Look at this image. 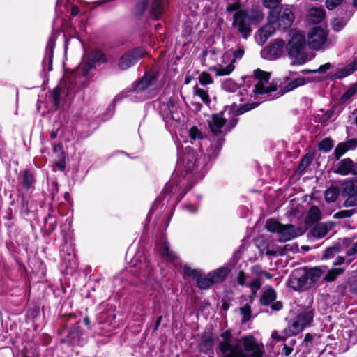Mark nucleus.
I'll return each mask as SVG.
<instances>
[{
	"instance_id": "nucleus-63",
	"label": "nucleus",
	"mask_w": 357,
	"mask_h": 357,
	"mask_svg": "<svg viewBox=\"0 0 357 357\" xmlns=\"http://www.w3.org/2000/svg\"><path fill=\"white\" fill-rule=\"evenodd\" d=\"M271 337H272L273 339H275V340H278V341H280V340H282V337L281 336H280V335H279L278 333L276 331H273V332L272 333V334H271Z\"/></svg>"
},
{
	"instance_id": "nucleus-62",
	"label": "nucleus",
	"mask_w": 357,
	"mask_h": 357,
	"mask_svg": "<svg viewBox=\"0 0 357 357\" xmlns=\"http://www.w3.org/2000/svg\"><path fill=\"white\" fill-rule=\"evenodd\" d=\"M344 262V257L339 256L335 259L333 264L335 266H337V265L342 264Z\"/></svg>"
},
{
	"instance_id": "nucleus-26",
	"label": "nucleus",
	"mask_w": 357,
	"mask_h": 357,
	"mask_svg": "<svg viewBox=\"0 0 357 357\" xmlns=\"http://www.w3.org/2000/svg\"><path fill=\"white\" fill-rule=\"evenodd\" d=\"M355 70H356V68L352 63V62L349 64H348L347 66L339 69L334 75V77L335 79H342L343 77H345L347 76L350 75L352 74Z\"/></svg>"
},
{
	"instance_id": "nucleus-34",
	"label": "nucleus",
	"mask_w": 357,
	"mask_h": 357,
	"mask_svg": "<svg viewBox=\"0 0 357 357\" xmlns=\"http://www.w3.org/2000/svg\"><path fill=\"white\" fill-rule=\"evenodd\" d=\"M220 149H221V144H220V143L217 142L215 144L214 149H213V147H211L206 150V155H207V157L209 160L213 159L217 156V155L218 154Z\"/></svg>"
},
{
	"instance_id": "nucleus-42",
	"label": "nucleus",
	"mask_w": 357,
	"mask_h": 357,
	"mask_svg": "<svg viewBox=\"0 0 357 357\" xmlns=\"http://www.w3.org/2000/svg\"><path fill=\"white\" fill-rule=\"evenodd\" d=\"M183 274L186 276H191L197 278L199 275V272L196 269H192L191 267L185 265L183 268Z\"/></svg>"
},
{
	"instance_id": "nucleus-59",
	"label": "nucleus",
	"mask_w": 357,
	"mask_h": 357,
	"mask_svg": "<svg viewBox=\"0 0 357 357\" xmlns=\"http://www.w3.org/2000/svg\"><path fill=\"white\" fill-rule=\"evenodd\" d=\"M345 144L347 146L349 150L354 149L357 147V140L354 139L347 141L345 142Z\"/></svg>"
},
{
	"instance_id": "nucleus-36",
	"label": "nucleus",
	"mask_w": 357,
	"mask_h": 357,
	"mask_svg": "<svg viewBox=\"0 0 357 357\" xmlns=\"http://www.w3.org/2000/svg\"><path fill=\"white\" fill-rule=\"evenodd\" d=\"M349 149L345 143L339 144L335 149L334 154L337 160L340 159V157L344 154Z\"/></svg>"
},
{
	"instance_id": "nucleus-43",
	"label": "nucleus",
	"mask_w": 357,
	"mask_h": 357,
	"mask_svg": "<svg viewBox=\"0 0 357 357\" xmlns=\"http://www.w3.org/2000/svg\"><path fill=\"white\" fill-rule=\"evenodd\" d=\"M281 0H263V4L264 6L272 10L278 9L280 8L278 7V5L280 3Z\"/></svg>"
},
{
	"instance_id": "nucleus-29",
	"label": "nucleus",
	"mask_w": 357,
	"mask_h": 357,
	"mask_svg": "<svg viewBox=\"0 0 357 357\" xmlns=\"http://www.w3.org/2000/svg\"><path fill=\"white\" fill-rule=\"evenodd\" d=\"M340 190L337 187H331L325 191L324 196L327 202H335L339 195Z\"/></svg>"
},
{
	"instance_id": "nucleus-48",
	"label": "nucleus",
	"mask_w": 357,
	"mask_h": 357,
	"mask_svg": "<svg viewBox=\"0 0 357 357\" xmlns=\"http://www.w3.org/2000/svg\"><path fill=\"white\" fill-rule=\"evenodd\" d=\"M344 25L345 22L342 20L335 19L332 22L333 29L336 31H339L344 26Z\"/></svg>"
},
{
	"instance_id": "nucleus-60",
	"label": "nucleus",
	"mask_w": 357,
	"mask_h": 357,
	"mask_svg": "<svg viewBox=\"0 0 357 357\" xmlns=\"http://www.w3.org/2000/svg\"><path fill=\"white\" fill-rule=\"evenodd\" d=\"M221 337H222L223 341H234L235 340V339L231 338V333L228 331L222 333L221 335Z\"/></svg>"
},
{
	"instance_id": "nucleus-22",
	"label": "nucleus",
	"mask_w": 357,
	"mask_h": 357,
	"mask_svg": "<svg viewBox=\"0 0 357 357\" xmlns=\"http://www.w3.org/2000/svg\"><path fill=\"white\" fill-rule=\"evenodd\" d=\"M229 273V269L225 267L220 268L213 272L209 273L211 280L213 284L222 282Z\"/></svg>"
},
{
	"instance_id": "nucleus-6",
	"label": "nucleus",
	"mask_w": 357,
	"mask_h": 357,
	"mask_svg": "<svg viewBox=\"0 0 357 357\" xmlns=\"http://www.w3.org/2000/svg\"><path fill=\"white\" fill-rule=\"evenodd\" d=\"M294 14L291 8L289 7L280 8L270 11L269 20L275 22L278 29H286L293 23Z\"/></svg>"
},
{
	"instance_id": "nucleus-47",
	"label": "nucleus",
	"mask_w": 357,
	"mask_h": 357,
	"mask_svg": "<svg viewBox=\"0 0 357 357\" xmlns=\"http://www.w3.org/2000/svg\"><path fill=\"white\" fill-rule=\"evenodd\" d=\"M330 68H331L330 63H326L324 65L320 66L318 69L308 70L307 72L310 73H324L326 72Z\"/></svg>"
},
{
	"instance_id": "nucleus-7",
	"label": "nucleus",
	"mask_w": 357,
	"mask_h": 357,
	"mask_svg": "<svg viewBox=\"0 0 357 357\" xmlns=\"http://www.w3.org/2000/svg\"><path fill=\"white\" fill-rule=\"evenodd\" d=\"M307 41L309 47L314 50L325 48L330 44L326 31L319 26L314 27L309 31Z\"/></svg>"
},
{
	"instance_id": "nucleus-10",
	"label": "nucleus",
	"mask_w": 357,
	"mask_h": 357,
	"mask_svg": "<svg viewBox=\"0 0 357 357\" xmlns=\"http://www.w3.org/2000/svg\"><path fill=\"white\" fill-rule=\"evenodd\" d=\"M313 319V314L307 310L299 314L289 325V335H296L310 326Z\"/></svg>"
},
{
	"instance_id": "nucleus-32",
	"label": "nucleus",
	"mask_w": 357,
	"mask_h": 357,
	"mask_svg": "<svg viewBox=\"0 0 357 357\" xmlns=\"http://www.w3.org/2000/svg\"><path fill=\"white\" fill-rule=\"evenodd\" d=\"M34 183L33 176L27 171L24 172L22 184L26 188H29L32 186Z\"/></svg>"
},
{
	"instance_id": "nucleus-11",
	"label": "nucleus",
	"mask_w": 357,
	"mask_h": 357,
	"mask_svg": "<svg viewBox=\"0 0 357 357\" xmlns=\"http://www.w3.org/2000/svg\"><path fill=\"white\" fill-rule=\"evenodd\" d=\"M284 45L283 40L276 39L261 51V56L268 60L276 59L284 54Z\"/></svg>"
},
{
	"instance_id": "nucleus-2",
	"label": "nucleus",
	"mask_w": 357,
	"mask_h": 357,
	"mask_svg": "<svg viewBox=\"0 0 357 357\" xmlns=\"http://www.w3.org/2000/svg\"><path fill=\"white\" fill-rule=\"evenodd\" d=\"M264 17V13L258 8L240 10L233 15L232 26L243 38L247 39L252 31L251 26L260 23Z\"/></svg>"
},
{
	"instance_id": "nucleus-38",
	"label": "nucleus",
	"mask_w": 357,
	"mask_h": 357,
	"mask_svg": "<svg viewBox=\"0 0 357 357\" xmlns=\"http://www.w3.org/2000/svg\"><path fill=\"white\" fill-rule=\"evenodd\" d=\"M357 92V84H352L347 91L342 95V99L347 101Z\"/></svg>"
},
{
	"instance_id": "nucleus-20",
	"label": "nucleus",
	"mask_w": 357,
	"mask_h": 357,
	"mask_svg": "<svg viewBox=\"0 0 357 357\" xmlns=\"http://www.w3.org/2000/svg\"><path fill=\"white\" fill-rule=\"evenodd\" d=\"M326 17L325 10L322 8L313 7L309 9L306 16L307 22L312 24H319Z\"/></svg>"
},
{
	"instance_id": "nucleus-56",
	"label": "nucleus",
	"mask_w": 357,
	"mask_h": 357,
	"mask_svg": "<svg viewBox=\"0 0 357 357\" xmlns=\"http://www.w3.org/2000/svg\"><path fill=\"white\" fill-rule=\"evenodd\" d=\"M246 280V276L243 271H240L237 277L238 283L240 285H244Z\"/></svg>"
},
{
	"instance_id": "nucleus-18",
	"label": "nucleus",
	"mask_w": 357,
	"mask_h": 357,
	"mask_svg": "<svg viewBox=\"0 0 357 357\" xmlns=\"http://www.w3.org/2000/svg\"><path fill=\"white\" fill-rule=\"evenodd\" d=\"M225 119L220 114H213L208 121L209 128L215 135L222 134L225 132Z\"/></svg>"
},
{
	"instance_id": "nucleus-12",
	"label": "nucleus",
	"mask_w": 357,
	"mask_h": 357,
	"mask_svg": "<svg viewBox=\"0 0 357 357\" xmlns=\"http://www.w3.org/2000/svg\"><path fill=\"white\" fill-rule=\"evenodd\" d=\"M145 52L143 49L137 48L123 54L118 62L121 70H126L134 65L139 59L144 56Z\"/></svg>"
},
{
	"instance_id": "nucleus-41",
	"label": "nucleus",
	"mask_w": 357,
	"mask_h": 357,
	"mask_svg": "<svg viewBox=\"0 0 357 357\" xmlns=\"http://www.w3.org/2000/svg\"><path fill=\"white\" fill-rule=\"evenodd\" d=\"M355 212L354 210H342L337 213H335L333 215V218L335 219H341V218H345L351 217L354 213Z\"/></svg>"
},
{
	"instance_id": "nucleus-23",
	"label": "nucleus",
	"mask_w": 357,
	"mask_h": 357,
	"mask_svg": "<svg viewBox=\"0 0 357 357\" xmlns=\"http://www.w3.org/2000/svg\"><path fill=\"white\" fill-rule=\"evenodd\" d=\"M303 270L305 271V277H307L311 287L319 280L322 274V271L318 267Z\"/></svg>"
},
{
	"instance_id": "nucleus-17",
	"label": "nucleus",
	"mask_w": 357,
	"mask_h": 357,
	"mask_svg": "<svg viewBox=\"0 0 357 357\" xmlns=\"http://www.w3.org/2000/svg\"><path fill=\"white\" fill-rule=\"evenodd\" d=\"M278 29L275 22H271L268 20V22L261 27L256 34V38L259 43L264 44L267 39L272 36L275 30Z\"/></svg>"
},
{
	"instance_id": "nucleus-5",
	"label": "nucleus",
	"mask_w": 357,
	"mask_h": 357,
	"mask_svg": "<svg viewBox=\"0 0 357 357\" xmlns=\"http://www.w3.org/2000/svg\"><path fill=\"white\" fill-rule=\"evenodd\" d=\"M265 226L268 231L278 233L279 240L282 242L290 241L304 233L302 227H295L293 225H282L273 219L267 220Z\"/></svg>"
},
{
	"instance_id": "nucleus-37",
	"label": "nucleus",
	"mask_w": 357,
	"mask_h": 357,
	"mask_svg": "<svg viewBox=\"0 0 357 357\" xmlns=\"http://www.w3.org/2000/svg\"><path fill=\"white\" fill-rule=\"evenodd\" d=\"M240 312L243 316L242 322L245 323L250 319L251 310L250 306L248 304H246L243 307H241Z\"/></svg>"
},
{
	"instance_id": "nucleus-33",
	"label": "nucleus",
	"mask_w": 357,
	"mask_h": 357,
	"mask_svg": "<svg viewBox=\"0 0 357 357\" xmlns=\"http://www.w3.org/2000/svg\"><path fill=\"white\" fill-rule=\"evenodd\" d=\"M194 94L199 96L200 99L206 104H208L211 102L207 92L197 86L194 88Z\"/></svg>"
},
{
	"instance_id": "nucleus-64",
	"label": "nucleus",
	"mask_w": 357,
	"mask_h": 357,
	"mask_svg": "<svg viewBox=\"0 0 357 357\" xmlns=\"http://www.w3.org/2000/svg\"><path fill=\"white\" fill-rule=\"evenodd\" d=\"M185 208L190 212V213H195L197 211V208L196 206L192 205H188L185 206Z\"/></svg>"
},
{
	"instance_id": "nucleus-50",
	"label": "nucleus",
	"mask_w": 357,
	"mask_h": 357,
	"mask_svg": "<svg viewBox=\"0 0 357 357\" xmlns=\"http://www.w3.org/2000/svg\"><path fill=\"white\" fill-rule=\"evenodd\" d=\"M344 0H326V6L328 10H333L342 3Z\"/></svg>"
},
{
	"instance_id": "nucleus-8",
	"label": "nucleus",
	"mask_w": 357,
	"mask_h": 357,
	"mask_svg": "<svg viewBox=\"0 0 357 357\" xmlns=\"http://www.w3.org/2000/svg\"><path fill=\"white\" fill-rule=\"evenodd\" d=\"M245 53L244 48L243 47H238V48L233 52V59L230 63L226 65L225 59H229V56L224 55L222 59V63H219L218 66L210 68V70L214 72L218 76H224L229 75L234 70V62L236 59H241Z\"/></svg>"
},
{
	"instance_id": "nucleus-28",
	"label": "nucleus",
	"mask_w": 357,
	"mask_h": 357,
	"mask_svg": "<svg viewBox=\"0 0 357 357\" xmlns=\"http://www.w3.org/2000/svg\"><path fill=\"white\" fill-rule=\"evenodd\" d=\"M197 284L200 289H207L213 284L209 273L206 276H201L199 274L197 277Z\"/></svg>"
},
{
	"instance_id": "nucleus-1",
	"label": "nucleus",
	"mask_w": 357,
	"mask_h": 357,
	"mask_svg": "<svg viewBox=\"0 0 357 357\" xmlns=\"http://www.w3.org/2000/svg\"><path fill=\"white\" fill-rule=\"evenodd\" d=\"M263 354V347L250 335L234 341H222L219 345L220 357H262Z\"/></svg>"
},
{
	"instance_id": "nucleus-39",
	"label": "nucleus",
	"mask_w": 357,
	"mask_h": 357,
	"mask_svg": "<svg viewBox=\"0 0 357 357\" xmlns=\"http://www.w3.org/2000/svg\"><path fill=\"white\" fill-rule=\"evenodd\" d=\"M333 146V141L329 138L323 139L319 145V148L324 151H329Z\"/></svg>"
},
{
	"instance_id": "nucleus-21",
	"label": "nucleus",
	"mask_w": 357,
	"mask_h": 357,
	"mask_svg": "<svg viewBox=\"0 0 357 357\" xmlns=\"http://www.w3.org/2000/svg\"><path fill=\"white\" fill-rule=\"evenodd\" d=\"M166 0H153L151 3V14L154 19L158 20L165 8Z\"/></svg>"
},
{
	"instance_id": "nucleus-31",
	"label": "nucleus",
	"mask_w": 357,
	"mask_h": 357,
	"mask_svg": "<svg viewBox=\"0 0 357 357\" xmlns=\"http://www.w3.org/2000/svg\"><path fill=\"white\" fill-rule=\"evenodd\" d=\"M162 252L163 256L169 261H174L177 259L176 255L169 250V245L165 241L162 246Z\"/></svg>"
},
{
	"instance_id": "nucleus-3",
	"label": "nucleus",
	"mask_w": 357,
	"mask_h": 357,
	"mask_svg": "<svg viewBox=\"0 0 357 357\" xmlns=\"http://www.w3.org/2000/svg\"><path fill=\"white\" fill-rule=\"evenodd\" d=\"M270 77L269 73L257 69L254 70L253 80L245 81V84L247 88L243 90L245 91L250 97L257 94H265L275 91V86L269 84Z\"/></svg>"
},
{
	"instance_id": "nucleus-53",
	"label": "nucleus",
	"mask_w": 357,
	"mask_h": 357,
	"mask_svg": "<svg viewBox=\"0 0 357 357\" xmlns=\"http://www.w3.org/2000/svg\"><path fill=\"white\" fill-rule=\"evenodd\" d=\"M258 105L257 103H250L245 105L241 109H239V114L251 110Z\"/></svg>"
},
{
	"instance_id": "nucleus-4",
	"label": "nucleus",
	"mask_w": 357,
	"mask_h": 357,
	"mask_svg": "<svg viewBox=\"0 0 357 357\" xmlns=\"http://www.w3.org/2000/svg\"><path fill=\"white\" fill-rule=\"evenodd\" d=\"M290 36L291 38L286 45L287 52L290 57L294 59L293 65H302L307 61V56L304 51L305 37L296 31H291Z\"/></svg>"
},
{
	"instance_id": "nucleus-46",
	"label": "nucleus",
	"mask_w": 357,
	"mask_h": 357,
	"mask_svg": "<svg viewBox=\"0 0 357 357\" xmlns=\"http://www.w3.org/2000/svg\"><path fill=\"white\" fill-rule=\"evenodd\" d=\"M261 287V282L259 279H255L250 284V287L252 291V295L254 296H256L257 291Z\"/></svg>"
},
{
	"instance_id": "nucleus-9",
	"label": "nucleus",
	"mask_w": 357,
	"mask_h": 357,
	"mask_svg": "<svg viewBox=\"0 0 357 357\" xmlns=\"http://www.w3.org/2000/svg\"><path fill=\"white\" fill-rule=\"evenodd\" d=\"M340 190L342 196L347 197L345 207L357 206V178L345 180L341 183Z\"/></svg>"
},
{
	"instance_id": "nucleus-45",
	"label": "nucleus",
	"mask_w": 357,
	"mask_h": 357,
	"mask_svg": "<svg viewBox=\"0 0 357 357\" xmlns=\"http://www.w3.org/2000/svg\"><path fill=\"white\" fill-rule=\"evenodd\" d=\"M340 252V249L337 247H332L326 250L324 257L325 259H329L333 257L334 255Z\"/></svg>"
},
{
	"instance_id": "nucleus-15",
	"label": "nucleus",
	"mask_w": 357,
	"mask_h": 357,
	"mask_svg": "<svg viewBox=\"0 0 357 357\" xmlns=\"http://www.w3.org/2000/svg\"><path fill=\"white\" fill-rule=\"evenodd\" d=\"M105 54L101 52H96L89 56L88 61L83 68L82 75H86L89 71L94 67L96 63L102 64L107 62Z\"/></svg>"
},
{
	"instance_id": "nucleus-24",
	"label": "nucleus",
	"mask_w": 357,
	"mask_h": 357,
	"mask_svg": "<svg viewBox=\"0 0 357 357\" xmlns=\"http://www.w3.org/2000/svg\"><path fill=\"white\" fill-rule=\"evenodd\" d=\"M306 83V80L304 77L296 78L282 87L280 95H283L285 93L291 91L298 86H303Z\"/></svg>"
},
{
	"instance_id": "nucleus-44",
	"label": "nucleus",
	"mask_w": 357,
	"mask_h": 357,
	"mask_svg": "<svg viewBox=\"0 0 357 357\" xmlns=\"http://www.w3.org/2000/svg\"><path fill=\"white\" fill-rule=\"evenodd\" d=\"M63 93H64V91L61 87H56L53 91V99L56 107H59L61 96Z\"/></svg>"
},
{
	"instance_id": "nucleus-55",
	"label": "nucleus",
	"mask_w": 357,
	"mask_h": 357,
	"mask_svg": "<svg viewBox=\"0 0 357 357\" xmlns=\"http://www.w3.org/2000/svg\"><path fill=\"white\" fill-rule=\"evenodd\" d=\"M240 4L239 3H229L227 7V10L229 12L240 10Z\"/></svg>"
},
{
	"instance_id": "nucleus-27",
	"label": "nucleus",
	"mask_w": 357,
	"mask_h": 357,
	"mask_svg": "<svg viewBox=\"0 0 357 357\" xmlns=\"http://www.w3.org/2000/svg\"><path fill=\"white\" fill-rule=\"evenodd\" d=\"M321 218V213L318 207L313 206L308 211L306 221L307 222H317Z\"/></svg>"
},
{
	"instance_id": "nucleus-16",
	"label": "nucleus",
	"mask_w": 357,
	"mask_h": 357,
	"mask_svg": "<svg viewBox=\"0 0 357 357\" xmlns=\"http://www.w3.org/2000/svg\"><path fill=\"white\" fill-rule=\"evenodd\" d=\"M335 172L342 176H346L349 174H357V163H354L349 158L344 159L339 162Z\"/></svg>"
},
{
	"instance_id": "nucleus-30",
	"label": "nucleus",
	"mask_w": 357,
	"mask_h": 357,
	"mask_svg": "<svg viewBox=\"0 0 357 357\" xmlns=\"http://www.w3.org/2000/svg\"><path fill=\"white\" fill-rule=\"evenodd\" d=\"M344 271V269L342 268H333L328 271L324 279L328 282L333 281L338 275L342 274Z\"/></svg>"
},
{
	"instance_id": "nucleus-13",
	"label": "nucleus",
	"mask_w": 357,
	"mask_h": 357,
	"mask_svg": "<svg viewBox=\"0 0 357 357\" xmlns=\"http://www.w3.org/2000/svg\"><path fill=\"white\" fill-rule=\"evenodd\" d=\"M289 284L294 290L307 289L311 287L303 269L293 272L289 280Z\"/></svg>"
},
{
	"instance_id": "nucleus-40",
	"label": "nucleus",
	"mask_w": 357,
	"mask_h": 357,
	"mask_svg": "<svg viewBox=\"0 0 357 357\" xmlns=\"http://www.w3.org/2000/svg\"><path fill=\"white\" fill-rule=\"evenodd\" d=\"M199 81L202 85H206L213 83V78L209 73L202 72L199 76Z\"/></svg>"
},
{
	"instance_id": "nucleus-54",
	"label": "nucleus",
	"mask_w": 357,
	"mask_h": 357,
	"mask_svg": "<svg viewBox=\"0 0 357 357\" xmlns=\"http://www.w3.org/2000/svg\"><path fill=\"white\" fill-rule=\"evenodd\" d=\"M356 255H357V241L354 243L347 251V256H353Z\"/></svg>"
},
{
	"instance_id": "nucleus-25",
	"label": "nucleus",
	"mask_w": 357,
	"mask_h": 357,
	"mask_svg": "<svg viewBox=\"0 0 357 357\" xmlns=\"http://www.w3.org/2000/svg\"><path fill=\"white\" fill-rule=\"evenodd\" d=\"M276 299V293L275 290L271 288H267L262 294L260 301L264 305H268Z\"/></svg>"
},
{
	"instance_id": "nucleus-52",
	"label": "nucleus",
	"mask_w": 357,
	"mask_h": 357,
	"mask_svg": "<svg viewBox=\"0 0 357 357\" xmlns=\"http://www.w3.org/2000/svg\"><path fill=\"white\" fill-rule=\"evenodd\" d=\"M312 161L311 155H306L300 163V168H305Z\"/></svg>"
},
{
	"instance_id": "nucleus-58",
	"label": "nucleus",
	"mask_w": 357,
	"mask_h": 357,
	"mask_svg": "<svg viewBox=\"0 0 357 357\" xmlns=\"http://www.w3.org/2000/svg\"><path fill=\"white\" fill-rule=\"evenodd\" d=\"M146 8V3L142 2L137 5L136 9H137V14H141L142 13Z\"/></svg>"
},
{
	"instance_id": "nucleus-57",
	"label": "nucleus",
	"mask_w": 357,
	"mask_h": 357,
	"mask_svg": "<svg viewBox=\"0 0 357 357\" xmlns=\"http://www.w3.org/2000/svg\"><path fill=\"white\" fill-rule=\"evenodd\" d=\"M252 273L257 276H262L264 271L259 266H255L252 268Z\"/></svg>"
},
{
	"instance_id": "nucleus-35",
	"label": "nucleus",
	"mask_w": 357,
	"mask_h": 357,
	"mask_svg": "<svg viewBox=\"0 0 357 357\" xmlns=\"http://www.w3.org/2000/svg\"><path fill=\"white\" fill-rule=\"evenodd\" d=\"M189 135L192 139H202L204 138V135L201 130L196 126H192L189 130Z\"/></svg>"
},
{
	"instance_id": "nucleus-14",
	"label": "nucleus",
	"mask_w": 357,
	"mask_h": 357,
	"mask_svg": "<svg viewBox=\"0 0 357 357\" xmlns=\"http://www.w3.org/2000/svg\"><path fill=\"white\" fill-rule=\"evenodd\" d=\"M156 82V74L155 72L146 73L142 78L137 82L135 90L137 92H143L155 88Z\"/></svg>"
},
{
	"instance_id": "nucleus-49",
	"label": "nucleus",
	"mask_w": 357,
	"mask_h": 357,
	"mask_svg": "<svg viewBox=\"0 0 357 357\" xmlns=\"http://www.w3.org/2000/svg\"><path fill=\"white\" fill-rule=\"evenodd\" d=\"M213 342L211 340H206L200 344V349L204 352L208 351L212 348Z\"/></svg>"
},
{
	"instance_id": "nucleus-61",
	"label": "nucleus",
	"mask_w": 357,
	"mask_h": 357,
	"mask_svg": "<svg viewBox=\"0 0 357 357\" xmlns=\"http://www.w3.org/2000/svg\"><path fill=\"white\" fill-rule=\"evenodd\" d=\"M282 303L278 301V302L274 303L271 305V308L274 311H278L282 308Z\"/></svg>"
},
{
	"instance_id": "nucleus-51",
	"label": "nucleus",
	"mask_w": 357,
	"mask_h": 357,
	"mask_svg": "<svg viewBox=\"0 0 357 357\" xmlns=\"http://www.w3.org/2000/svg\"><path fill=\"white\" fill-rule=\"evenodd\" d=\"M223 88L227 91H234L236 89V84L231 80H227L223 84Z\"/></svg>"
},
{
	"instance_id": "nucleus-19",
	"label": "nucleus",
	"mask_w": 357,
	"mask_h": 357,
	"mask_svg": "<svg viewBox=\"0 0 357 357\" xmlns=\"http://www.w3.org/2000/svg\"><path fill=\"white\" fill-rule=\"evenodd\" d=\"M333 226L334 223L332 222L319 223L314 226L310 233L314 237L321 238L327 235Z\"/></svg>"
}]
</instances>
